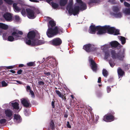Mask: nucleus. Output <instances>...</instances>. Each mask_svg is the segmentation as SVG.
Returning a JSON list of instances; mask_svg holds the SVG:
<instances>
[{
	"label": "nucleus",
	"mask_w": 130,
	"mask_h": 130,
	"mask_svg": "<svg viewBox=\"0 0 130 130\" xmlns=\"http://www.w3.org/2000/svg\"><path fill=\"white\" fill-rule=\"evenodd\" d=\"M55 22L53 20L49 21L48 25V28L46 31V34L49 38L52 37L58 34H60L63 32L62 28L60 27L56 26Z\"/></svg>",
	"instance_id": "f257e3e1"
},
{
	"label": "nucleus",
	"mask_w": 130,
	"mask_h": 130,
	"mask_svg": "<svg viewBox=\"0 0 130 130\" xmlns=\"http://www.w3.org/2000/svg\"><path fill=\"white\" fill-rule=\"evenodd\" d=\"M35 35L36 32L34 31L29 32L27 35V38H25L24 40L26 43L29 45H38L44 43L42 40H34Z\"/></svg>",
	"instance_id": "f03ea898"
},
{
	"label": "nucleus",
	"mask_w": 130,
	"mask_h": 130,
	"mask_svg": "<svg viewBox=\"0 0 130 130\" xmlns=\"http://www.w3.org/2000/svg\"><path fill=\"white\" fill-rule=\"evenodd\" d=\"M23 32L21 31L18 30H16L12 33V35L8 37L7 39L8 41H13L21 38V36L20 35L23 34Z\"/></svg>",
	"instance_id": "7ed1b4c3"
},
{
	"label": "nucleus",
	"mask_w": 130,
	"mask_h": 130,
	"mask_svg": "<svg viewBox=\"0 0 130 130\" xmlns=\"http://www.w3.org/2000/svg\"><path fill=\"white\" fill-rule=\"evenodd\" d=\"M66 8L68 10V13L70 15L73 14L75 16L79 14L80 7L79 6H75L73 8L72 6L67 5Z\"/></svg>",
	"instance_id": "20e7f679"
},
{
	"label": "nucleus",
	"mask_w": 130,
	"mask_h": 130,
	"mask_svg": "<svg viewBox=\"0 0 130 130\" xmlns=\"http://www.w3.org/2000/svg\"><path fill=\"white\" fill-rule=\"evenodd\" d=\"M89 30V32L91 34H95L96 30H98L97 34H102L103 32L102 30V26H95L94 25H91Z\"/></svg>",
	"instance_id": "39448f33"
},
{
	"label": "nucleus",
	"mask_w": 130,
	"mask_h": 130,
	"mask_svg": "<svg viewBox=\"0 0 130 130\" xmlns=\"http://www.w3.org/2000/svg\"><path fill=\"white\" fill-rule=\"evenodd\" d=\"M26 11L28 17L30 19H34L36 17L37 14H39V11L37 12V10L35 9H30L29 8L26 9Z\"/></svg>",
	"instance_id": "423d86ee"
},
{
	"label": "nucleus",
	"mask_w": 130,
	"mask_h": 130,
	"mask_svg": "<svg viewBox=\"0 0 130 130\" xmlns=\"http://www.w3.org/2000/svg\"><path fill=\"white\" fill-rule=\"evenodd\" d=\"M115 30V29L114 27H111L109 25H105L102 26V34L107 32L109 34H112L114 33Z\"/></svg>",
	"instance_id": "0eeeda50"
},
{
	"label": "nucleus",
	"mask_w": 130,
	"mask_h": 130,
	"mask_svg": "<svg viewBox=\"0 0 130 130\" xmlns=\"http://www.w3.org/2000/svg\"><path fill=\"white\" fill-rule=\"evenodd\" d=\"M111 57L113 59H117L120 60H123V57L124 56L123 53H116L115 50H112L111 51Z\"/></svg>",
	"instance_id": "6e6552de"
},
{
	"label": "nucleus",
	"mask_w": 130,
	"mask_h": 130,
	"mask_svg": "<svg viewBox=\"0 0 130 130\" xmlns=\"http://www.w3.org/2000/svg\"><path fill=\"white\" fill-rule=\"evenodd\" d=\"M62 43L61 40L58 38H54L49 42L50 44L54 46H59Z\"/></svg>",
	"instance_id": "1a4fd4ad"
},
{
	"label": "nucleus",
	"mask_w": 130,
	"mask_h": 130,
	"mask_svg": "<svg viewBox=\"0 0 130 130\" xmlns=\"http://www.w3.org/2000/svg\"><path fill=\"white\" fill-rule=\"evenodd\" d=\"M57 62L56 61L55 58L53 57H50L48 62L47 66H51L54 68L57 66Z\"/></svg>",
	"instance_id": "9d476101"
},
{
	"label": "nucleus",
	"mask_w": 130,
	"mask_h": 130,
	"mask_svg": "<svg viewBox=\"0 0 130 130\" xmlns=\"http://www.w3.org/2000/svg\"><path fill=\"white\" fill-rule=\"evenodd\" d=\"M83 48L86 52H89L93 51L95 50V49L93 46L90 44H88L84 45L83 47Z\"/></svg>",
	"instance_id": "9b49d317"
},
{
	"label": "nucleus",
	"mask_w": 130,
	"mask_h": 130,
	"mask_svg": "<svg viewBox=\"0 0 130 130\" xmlns=\"http://www.w3.org/2000/svg\"><path fill=\"white\" fill-rule=\"evenodd\" d=\"M5 113L6 118L8 121L12 119L13 112L12 110L9 109H7L5 110Z\"/></svg>",
	"instance_id": "f8f14e48"
},
{
	"label": "nucleus",
	"mask_w": 130,
	"mask_h": 130,
	"mask_svg": "<svg viewBox=\"0 0 130 130\" xmlns=\"http://www.w3.org/2000/svg\"><path fill=\"white\" fill-rule=\"evenodd\" d=\"M115 119L114 116L110 115L107 114L104 116L103 120L107 122H109L114 121Z\"/></svg>",
	"instance_id": "ddd939ff"
},
{
	"label": "nucleus",
	"mask_w": 130,
	"mask_h": 130,
	"mask_svg": "<svg viewBox=\"0 0 130 130\" xmlns=\"http://www.w3.org/2000/svg\"><path fill=\"white\" fill-rule=\"evenodd\" d=\"M89 62L90 63L91 68L93 71L96 72L97 70V66L93 59L91 58L89 60Z\"/></svg>",
	"instance_id": "4468645a"
},
{
	"label": "nucleus",
	"mask_w": 130,
	"mask_h": 130,
	"mask_svg": "<svg viewBox=\"0 0 130 130\" xmlns=\"http://www.w3.org/2000/svg\"><path fill=\"white\" fill-rule=\"evenodd\" d=\"M110 44L112 47L116 48L118 47L119 49L121 48L122 46L117 41H114L110 43Z\"/></svg>",
	"instance_id": "2eb2a0df"
},
{
	"label": "nucleus",
	"mask_w": 130,
	"mask_h": 130,
	"mask_svg": "<svg viewBox=\"0 0 130 130\" xmlns=\"http://www.w3.org/2000/svg\"><path fill=\"white\" fill-rule=\"evenodd\" d=\"M21 101L24 106L26 107H31V104L28 100L23 98L21 99Z\"/></svg>",
	"instance_id": "dca6fc26"
},
{
	"label": "nucleus",
	"mask_w": 130,
	"mask_h": 130,
	"mask_svg": "<svg viewBox=\"0 0 130 130\" xmlns=\"http://www.w3.org/2000/svg\"><path fill=\"white\" fill-rule=\"evenodd\" d=\"M3 17L6 20L8 21H12V15L9 13H6L3 15Z\"/></svg>",
	"instance_id": "f3484780"
},
{
	"label": "nucleus",
	"mask_w": 130,
	"mask_h": 130,
	"mask_svg": "<svg viewBox=\"0 0 130 130\" xmlns=\"http://www.w3.org/2000/svg\"><path fill=\"white\" fill-rule=\"evenodd\" d=\"M117 72L119 78L122 77L125 73L124 71L120 67L118 68Z\"/></svg>",
	"instance_id": "a211bd4d"
},
{
	"label": "nucleus",
	"mask_w": 130,
	"mask_h": 130,
	"mask_svg": "<svg viewBox=\"0 0 130 130\" xmlns=\"http://www.w3.org/2000/svg\"><path fill=\"white\" fill-rule=\"evenodd\" d=\"M11 105V106L14 109H19V104L18 102L16 101H13L10 103Z\"/></svg>",
	"instance_id": "6ab92c4d"
},
{
	"label": "nucleus",
	"mask_w": 130,
	"mask_h": 130,
	"mask_svg": "<svg viewBox=\"0 0 130 130\" xmlns=\"http://www.w3.org/2000/svg\"><path fill=\"white\" fill-rule=\"evenodd\" d=\"M14 121L16 123H20L21 121L20 116L18 115L15 114L14 116Z\"/></svg>",
	"instance_id": "aec40b11"
},
{
	"label": "nucleus",
	"mask_w": 130,
	"mask_h": 130,
	"mask_svg": "<svg viewBox=\"0 0 130 130\" xmlns=\"http://www.w3.org/2000/svg\"><path fill=\"white\" fill-rule=\"evenodd\" d=\"M107 49V48L105 46H103L102 48V50L105 53V55L104 58L105 59H107L109 56V53L108 50L105 51V50Z\"/></svg>",
	"instance_id": "412c9836"
},
{
	"label": "nucleus",
	"mask_w": 130,
	"mask_h": 130,
	"mask_svg": "<svg viewBox=\"0 0 130 130\" xmlns=\"http://www.w3.org/2000/svg\"><path fill=\"white\" fill-rule=\"evenodd\" d=\"M18 4L16 3H14L13 4V6L14 11L17 12H19L21 10V8L18 6Z\"/></svg>",
	"instance_id": "4be33fe9"
},
{
	"label": "nucleus",
	"mask_w": 130,
	"mask_h": 130,
	"mask_svg": "<svg viewBox=\"0 0 130 130\" xmlns=\"http://www.w3.org/2000/svg\"><path fill=\"white\" fill-rule=\"evenodd\" d=\"M26 91L27 92H29L30 94L31 95V97L34 98L35 97V95L34 92L31 90L30 87L29 86H27L26 88Z\"/></svg>",
	"instance_id": "5701e85b"
},
{
	"label": "nucleus",
	"mask_w": 130,
	"mask_h": 130,
	"mask_svg": "<svg viewBox=\"0 0 130 130\" xmlns=\"http://www.w3.org/2000/svg\"><path fill=\"white\" fill-rule=\"evenodd\" d=\"M113 15L116 18H121L122 16V13L121 12H119L117 13H114Z\"/></svg>",
	"instance_id": "b1692460"
},
{
	"label": "nucleus",
	"mask_w": 130,
	"mask_h": 130,
	"mask_svg": "<svg viewBox=\"0 0 130 130\" xmlns=\"http://www.w3.org/2000/svg\"><path fill=\"white\" fill-rule=\"evenodd\" d=\"M81 5L80 6V10L81 11H83L85 10L87 8V6L85 3H84L83 2L81 3Z\"/></svg>",
	"instance_id": "393cba45"
},
{
	"label": "nucleus",
	"mask_w": 130,
	"mask_h": 130,
	"mask_svg": "<svg viewBox=\"0 0 130 130\" xmlns=\"http://www.w3.org/2000/svg\"><path fill=\"white\" fill-rule=\"evenodd\" d=\"M59 4L62 7L61 8L64 9V6L65 5V0H60Z\"/></svg>",
	"instance_id": "a878e982"
},
{
	"label": "nucleus",
	"mask_w": 130,
	"mask_h": 130,
	"mask_svg": "<svg viewBox=\"0 0 130 130\" xmlns=\"http://www.w3.org/2000/svg\"><path fill=\"white\" fill-rule=\"evenodd\" d=\"M8 28V25L0 23V28L4 29H7Z\"/></svg>",
	"instance_id": "bb28decb"
},
{
	"label": "nucleus",
	"mask_w": 130,
	"mask_h": 130,
	"mask_svg": "<svg viewBox=\"0 0 130 130\" xmlns=\"http://www.w3.org/2000/svg\"><path fill=\"white\" fill-rule=\"evenodd\" d=\"M112 10L115 13H117L119 11L120 9L117 6H114L112 7Z\"/></svg>",
	"instance_id": "cd10ccee"
},
{
	"label": "nucleus",
	"mask_w": 130,
	"mask_h": 130,
	"mask_svg": "<svg viewBox=\"0 0 130 130\" xmlns=\"http://www.w3.org/2000/svg\"><path fill=\"white\" fill-rule=\"evenodd\" d=\"M56 92L60 97L61 98L63 99H65V97L59 91L56 90Z\"/></svg>",
	"instance_id": "c85d7f7f"
},
{
	"label": "nucleus",
	"mask_w": 130,
	"mask_h": 130,
	"mask_svg": "<svg viewBox=\"0 0 130 130\" xmlns=\"http://www.w3.org/2000/svg\"><path fill=\"white\" fill-rule=\"evenodd\" d=\"M52 7L55 9H59V5L58 4L54 3L52 4Z\"/></svg>",
	"instance_id": "c756f323"
},
{
	"label": "nucleus",
	"mask_w": 130,
	"mask_h": 130,
	"mask_svg": "<svg viewBox=\"0 0 130 130\" xmlns=\"http://www.w3.org/2000/svg\"><path fill=\"white\" fill-rule=\"evenodd\" d=\"M102 74L103 75L106 77H107L108 75V71L105 69H103L102 71Z\"/></svg>",
	"instance_id": "7c9ffc66"
},
{
	"label": "nucleus",
	"mask_w": 130,
	"mask_h": 130,
	"mask_svg": "<svg viewBox=\"0 0 130 130\" xmlns=\"http://www.w3.org/2000/svg\"><path fill=\"white\" fill-rule=\"evenodd\" d=\"M121 38L120 40L121 42V43L122 44H124L126 42V39L125 38L123 37L120 36Z\"/></svg>",
	"instance_id": "2f4dec72"
},
{
	"label": "nucleus",
	"mask_w": 130,
	"mask_h": 130,
	"mask_svg": "<svg viewBox=\"0 0 130 130\" xmlns=\"http://www.w3.org/2000/svg\"><path fill=\"white\" fill-rule=\"evenodd\" d=\"M109 63L110 66L112 68H113L115 65V63L112 60H110L109 61Z\"/></svg>",
	"instance_id": "473e14b6"
},
{
	"label": "nucleus",
	"mask_w": 130,
	"mask_h": 130,
	"mask_svg": "<svg viewBox=\"0 0 130 130\" xmlns=\"http://www.w3.org/2000/svg\"><path fill=\"white\" fill-rule=\"evenodd\" d=\"M124 12L126 14H130V8H126Z\"/></svg>",
	"instance_id": "72a5a7b5"
},
{
	"label": "nucleus",
	"mask_w": 130,
	"mask_h": 130,
	"mask_svg": "<svg viewBox=\"0 0 130 130\" xmlns=\"http://www.w3.org/2000/svg\"><path fill=\"white\" fill-rule=\"evenodd\" d=\"M27 65L29 66H35V64L34 62H31L27 63Z\"/></svg>",
	"instance_id": "f704fd0d"
},
{
	"label": "nucleus",
	"mask_w": 130,
	"mask_h": 130,
	"mask_svg": "<svg viewBox=\"0 0 130 130\" xmlns=\"http://www.w3.org/2000/svg\"><path fill=\"white\" fill-rule=\"evenodd\" d=\"M14 18V20L15 21L18 22L20 21V19L19 16L17 15H15Z\"/></svg>",
	"instance_id": "c9c22d12"
},
{
	"label": "nucleus",
	"mask_w": 130,
	"mask_h": 130,
	"mask_svg": "<svg viewBox=\"0 0 130 130\" xmlns=\"http://www.w3.org/2000/svg\"><path fill=\"white\" fill-rule=\"evenodd\" d=\"M6 3L9 4L11 5L13 3L11 0H4Z\"/></svg>",
	"instance_id": "e433bc0d"
},
{
	"label": "nucleus",
	"mask_w": 130,
	"mask_h": 130,
	"mask_svg": "<svg viewBox=\"0 0 130 130\" xmlns=\"http://www.w3.org/2000/svg\"><path fill=\"white\" fill-rule=\"evenodd\" d=\"M6 121V120L5 119H2L0 120V125H2L4 124Z\"/></svg>",
	"instance_id": "4c0bfd02"
},
{
	"label": "nucleus",
	"mask_w": 130,
	"mask_h": 130,
	"mask_svg": "<svg viewBox=\"0 0 130 130\" xmlns=\"http://www.w3.org/2000/svg\"><path fill=\"white\" fill-rule=\"evenodd\" d=\"M97 2V0H90L89 2H88V4L89 5H90L91 4L93 3H96Z\"/></svg>",
	"instance_id": "58836bf2"
},
{
	"label": "nucleus",
	"mask_w": 130,
	"mask_h": 130,
	"mask_svg": "<svg viewBox=\"0 0 130 130\" xmlns=\"http://www.w3.org/2000/svg\"><path fill=\"white\" fill-rule=\"evenodd\" d=\"M2 86V87H5L7 86V83L5 81H3L1 82Z\"/></svg>",
	"instance_id": "ea45409f"
},
{
	"label": "nucleus",
	"mask_w": 130,
	"mask_h": 130,
	"mask_svg": "<svg viewBox=\"0 0 130 130\" xmlns=\"http://www.w3.org/2000/svg\"><path fill=\"white\" fill-rule=\"evenodd\" d=\"M54 125V123L53 121L52 120L51 121L50 123V126L52 129H53Z\"/></svg>",
	"instance_id": "a19ab883"
},
{
	"label": "nucleus",
	"mask_w": 130,
	"mask_h": 130,
	"mask_svg": "<svg viewBox=\"0 0 130 130\" xmlns=\"http://www.w3.org/2000/svg\"><path fill=\"white\" fill-rule=\"evenodd\" d=\"M114 35H118L120 34L119 30L118 29H116V30L115 31L114 33Z\"/></svg>",
	"instance_id": "79ce46f5"
},
{
	"label": "nucleus",
	"mask_w": 130,
	"mask_h": 130,
	"mask_svg": "<svg viewBox=\"0 0 130 130\" xmlns=\"http://www.w3.org/2000/svg\"><path fill=\"white\" fill-rule=\"evenodd\" d=\"M107 114L110 115L114 116L113 115L115 114V113L113 110H111L109 112H108Z\"/></svg>",
	"instance_id": "37998d69"
},
{
	"label": "nucleus",
	"mask_w": 130,
	"mask_h": 130,
	"mask_svg": "<svg viewBox=\"0 0 130 130\" xmlns=\"http://www.w3.org/2000/svg\"><path fill=\"white\" fill-rule=\"evenodd\" d=\"M124 4L125 7H130V4L127 2H124Z\"/></svg>",
	"instance_id": "c03bdc74"
},
{
	"label": "nucleus",
	"mask_w": 130,
	"mask_h": 130,
	"mask_svg": "<svg viewBox=\"0 0 130 130\" xmlns=\"http://www.w3.org/2000/svg\"><path fill=\"white\" fill-rule=\"evenodd\" d=\"M73 0H69V3L67 5L72 6Z\"/></svg>",
	"instance_id": "a18cd8bd"
},
{
	"label": "nucleus",
	"mask_w": 130,
	"mask_h": 130,
	"mask_svg": "<svg viewBox=\"0 0 130 130\" xmlns=\"http://www.w3.org/2000/svg\"><path fill=\"white\" fill-rule=\"evenodd\" d=\"M111 88L109 86L107 87V90L108 93L109 92L111 91Z\"/></svg>",
	"instance_id": "49530a36"
},
{
	"label": "nucleus",
	"mask_w": 130,
	"mask_h": 130,
	"mask_svg": "<svg viewBox=\"0 0 130 130\" xmlns=\"http://www.w3.org/2000/svg\"><path fill=\"white\" fill-rule=\"evenodd\" d=\"M7 35L6 33H4L3 35V39L4 40H6V38L5 37Z\"/></svg>",
	"instance_id": "de8ad7c7"
},
{
	"label": "nucleus",
	"mask_w": 130,
	"mask_h": 130,
	"mask_svg": "<svg viewBox=\"0 0 130 130\" xmlns=\"http://www.w3.org/2000/svg\"><path fill=\"white\" fill-rule=\"evenodd\" d=\"M67 127L69 128H71V126L69 124V122L68 121L67 122Z\"/></svg>",
	"instance_id": "09e8293b"
},
{
	"label": "nucleus",
	"mask_w": 130,
	"mask_h": 130,
	"mask_svg": "<svg viewBox=\"0 0 130 130\" xmlns=\"http://www.w3.org/2000/svg\"><path fill=\"white\" fill-rule=\"evenodd\" d=\"M21 13L23 15H24L25 14V10L23 9L21 12Z\"/></svg>",
	"instance_id": "8fccbe9b"
},
{
	"label": "nucleus",
	"mask_w": 130,
	"mask_h": 130,
	"mask_svg": "<svg viewBox=\"0 0 130 130\" xmlns=\"http://www.w3.org/2000/svg\"><path fill=\"white\" fill-rule=\"evenodd\" d=\"M38 83L39 85H43L44 84V83L43 81H39Z\"/></svg>",
	"instance_id": "3c124183"
},
{
	"label": "nucleus",
	"mask_w": 130,
	"mask_h": 130,
	"mask_svg": "<svg viewBox=\"0 0 130 130\" xmlns=\"http://www.w3.org/2000/svg\"><path fill=\"white\" fill-rule=\"evenodd\" d=\"M13 66H7L6 67V68L7 69H11L13 68Z\"/></svg>",
	"instance_id": "603ef678"
},
{
	"label": "nucleus",
	"mask_w": 130,
	"mask_h": 130,
	"mask_svg": "<svg viewBox=\"0 0 130 130\" xmlns=\"http://www.w3.org/2000/svg\"><path fill=\"white\" fill-rule=\"evenodd\" d=\"M9 105L8 104H5L3 106L5 108H7L8 107Z\"/></svg>",
	"instance_id": "864d4df0"
},
{
	"label": "nucleus",
	"mask_w": 130,
	"mask_h": 130,
	"mask_svg": "<svg viewBox=\"0 0 130 130\" xmlns=\"http://www.w3.org/2000/svg\"><path fill=\"white\" fill-rule=\"evenodd\" d=\"M22 72V70L20 69V70H19L17 72V73L18 74H20Z\"/></svg>",
	"instance_id": "5fc2aeb1"
},
{
	"label": "nucleus",
	"mask_w": 130,
	"mask_h": 130,
	"mask_svg": "<svg viewBox=\"0 0 130 130\" xmlns=\"http://www.w3.org/2000/svg\"><path fill=\"white\" fill-rule=\"evenodd\" d=\"M27 111H26V110L24 111V113L25 115L26 116H28L29 115V114H28V113L27 112Z\"/></svg>",
	"instance_id": "6e6d98bb"
},
{
	"label": "nucleus",
	"mask_w": 130,
	"mask_h": 130,
	"mask_svg": "<svg viewBox=\"0 0 130 130\" xmlns=\"http://www.w3.org/2000/svg\"><path fill=\"white\" fill-rule=\"evenodd\" d=\"M101 82V78L100 77H99L98 79V82L99 83H100Z\"/></svg>",
	"instance_id": "4d7b16f0"
},
{
	"label": "nucleus",
	"mask_w": 130,
	"mask_h": 130,
	"mask_svg": "<svg viewBox=\"0 0 130 130\" xmlns=\"http://www.w3.org/2000/svg\"><path fill=\"white\" fill-rule=\"evenodd\" d=\"M77 3H82L83 2L81 0H76Z\"/></svg>",
	"instance_id": "13d9d810"
},
{
	"label": "nucleus",
	"mask_w": 130,
	"mask_h": 130,
	"mask_svg": "<svg viewBox=\"0 0 130 130\" xmlns=\"http://www.w3.org/2000/svg\"><path fill=\"white\" fill-rule=\"evenodd\" d=\"M52 105L53 108L54 107V102L53 101H52Z\"/></svg>",
	"instance_id": "bf43d9fd"
},
{
	"label": "nucleus",
	"mask_w": 130,
	"mask_h": 130,
	"mask_svg": "<svg viewBox=\"0 0 130 130\" xmlns=\"http://www.w3.org/2000/svg\"><path fill=\"white\" fill-rule=\"evenodd\" d=\"M66 91H67V92H68V93H67V94H68V93H69V92H70V90H69L68 89H67L66 88Z\"/></svg>",
	"instance_id": "052dcab7"
},
{
	"label": "nucleus",
	"mask_w": 130,
	"mask_h": 130,
	"mask_svg": "<svg viewBox=\"0 0 130 130\" xmlns=\"http://www.w3.org/2000/svg\"><path fill=\"white\" fill-rule=\"evenodd\" d=\"M29 1L32 2H38V1L36 0H29Z\"/></svg>",
	"instance_id": "680f3d73"
},
{
	"label": "nucleus",
	"mask_w": 130,
	"mask_h": 130,
	"mask_svg": "<svg viewBox=\"0 0 130 130\" xmlns=\"http://www.w3.org/2000/svg\"><path fill=\"white\" fill-rule=\"evenodd\" d=\"M16 81L17 82V84H22L21 82L20 81L17 80Z\"/></svg>",
	"instance_id": "e2e57ef3"
},
{
	"label": "nucleus",
	"mask_w": 130,
	"mask_h": 130,
	"mask_svg": "<svg viewBox=\"0 0 130 130\" xmlns=\"http://www.w3.org/2000/svg\"><path fill=\"white\" fill-rule=\"evenodd\" d=\"M2 111V109L1 108H0V118H1L2 117V114L1 111Z\"/></svg>",
	"instance_id": "0e129e2a"
},
{
	"label": "nucleus",
	"mask_w": 130,
	"mask_h": 130,
	"mask_svg": "<svg viewBox=\"0 0 130 130\" xmlns=\"http://www.w3.org/2000/svg\"><path fill=\"white\" fill-rule=\"evenodd\" d=\"M24 66V65L23 64H20L19 65V67H23Z\"/></svg>",
	"instance_id": "69168bd1"
},
{
	"label": "nucleus",
	"mask_w": 130,
	"mask_h": 130,
	"mask_svg": "<svg viewBox=\"0 0 130 130\" xmlns=\"http://www.w3.org/2000/svg\"><path fill=\"white\" fill-rule=\"evenodd\" d=\"M99 118V116H97L95 118V120L96 121H97Z\"/></svg>",
	"instance_id": "338daca9"
},
{
	"label": "nucleus",
	"mask_w": 130,
	"mask_h": 130,
	"mask_svg": "<svg viewBox=\"0 0 130 130\" xmlns=\"http://www.w3.org/2000/svg\"><path fill=\"white\" fill-rule=\"evenodd\" d=\"M10 71L12 73H15V71L13 70H11Z\"/></svg>",
	"instance_id": "774afa93"
}]
</instances>
